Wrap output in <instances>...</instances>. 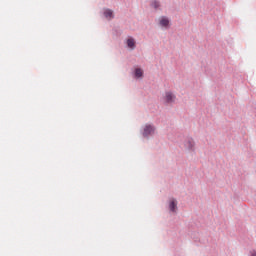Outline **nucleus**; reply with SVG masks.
Listing matches in <instances>:
<instances>
[{"label": "nucleus", "mask_w": 256, "mask_h": 256, "mask_svg": "<svg viewBox=\"0 0 256 256\" xmlns=\"http://www.w3.org/2000/svg\"><path fill=\"white\" fill-rule=\"evenodd\" d=\"M155 133L154 126H151L150 124H147L144 128L143 136H152Z\"/></svg>", "instance_id": "f257e3e1"}, {"label": "nucleus", "mask_w": 256, "mask_h": 256, "mask_svg": "<svg viewBox=\"0 0 256 256\" xmlns=\"http://www.w3.org/2000/svg\"><path fill=\"white\" fill-rule=\"evenodd\" d=\"M252 256H256V252H252Z\"/></svg>", "instance_id": "9d476101"}, {"label": "nucleus", "mask_w": 256, "mask_h": 256, "mask_svg": "<svg viewBox=\"0 0 256 256\" xmlns=\"http://www.w3.org/2000/svg\"><path fill=\"white\" fill-rule=\"evenodd\" d=\"M127 45H128V47L134 48L135 47V39H133V37H130L127 40Z\"/></svg>", "instance_id": "0eeeda50"}, {"label": "nucleus", "mask_w": 256, "mask_h": 256, "mask_svg": "<svg viewBox=\"0 0 256 256\" xmlns=\"http://www.w3.org/2000/svg\"><path fill=\"white\" fill-rule=\"evenodd\" d=\"M160 25H162L163 27H167L169 25L168 17H161L160 18Z\"/></svg>", "instance_id": "39448f33"}, {"label": "nucleus", "mask_w": 256, "mask_h": 256, "mask_svg": "<svg viewBox=\"0 0 256 256\" xmlns=\"http://www.w3.org/2000/svg\"><path fill=\"white\" fill-rule=\"evenodd\" d=\"M185 148L187 150H194L195 142H194L193 138H187V140L185 141Z\"/></svg>", "instance_id": "f03ea898"}, {"label": "nucleus", "mask_w": 256, "mask_h": 256, "mask_svg": "<svg viewBox=\"0 0 256 256\" xmlns=\"http://www.w3.org/2000/svg\"><path fill=\"white\" fill-rule=\"evenodd\" d=\"M104 16L111 19L112 17H114L113 10L112 9H105Z\"/></svg>", "instance_id": "423d86ee"}, {"label": "nucleus", "mask_w": 256, "mask_h": 256, "mask_svg": "<svg viewBox=\"0 0 256 256\" xmlns=\"http://www.w3.org/2000/svg\"><path fill=\"white\" fill-rule=\"evenodd\" d=\"M169 208H170L171 212H176V210H177L176 200H171L170 201Z\"/></svg>", "instance_id": "20e7f679"}, {"label": "nucleus", "mask_w": 256, "mask_h": 256, "mask_svg": "<svg viewBox=\"0 0 256 256\" xmlns=\"http://www.w3.org/2000/svg\"><path fill=\"white\" fill-rule=\"evenodd\" d=\"M159 5H160L159 1H152L153 7L157 8V7H159Z\"/></svg>", "instance_id": "1a4fd4ad"}, {"label": "nucleus", "mask_w": 256, "mask_h": 256, "mask_svg": "<svg viewBox=\"0 0 256 256\" xmlns=\"http://www.w3.org/2000/svg\"><path fill=\"white\" fill-rule=\"evenodd\" d=\"M175 96L172 94V92H166L165 100L168 103L174 102L175 101Z\"/></svg>", "instance_id": "7ed1b4c3"}, {"label": "nucleus", "mask_w": 256, "mask_h": 256, "mask_svg": "<svg viewBox=\"0 0 256 256\" xmlns=\"http://www.w3.org/2000/svg\"><path fill=\"white\" fill-rule=\"evenodd\" d=\"M142 75H143V70H141V68H136L135 76L136 77H142Z\"/></svg>", "instance_id": "6e6552de"}]
</instances>
